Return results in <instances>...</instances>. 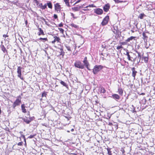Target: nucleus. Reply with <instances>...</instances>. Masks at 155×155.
<instances>
[{"label": "nucleus", "mask_w": 155, "mask_h": 155, "mask_svg": "<svg viewBox=\"0 0 155 155\" xmlns=\"http://www.w3.org/2000/svg\"><path fill=\"white\" fill-rule=\"evenodd\" d=\"M21 97L19 95L17 97L16 100L14 101L12 105L13 108L15 109L17 106H19L21 103Z\"/></svg>", "instance_id": "1"}, {"label": "nucleus", "mask_w": 155, "mask_h": 155, "mask_svg": "<svg viewBox=\"0 0 155 155\" xmlns=\"http://www.w3.org/2000/svg\"><path fill=\"white\" fill-rule=\"evenodd\" d=\"M103 67L101 65H96L93 69V72L94 74H96L97 72L101 70Z\"/></svg>", "instance_id": "2"}, {"label": "nucleus", "mask_w": 155, "mask_h": 155, "mask_svg": "<svg viewBox=\"0 0 155 155\" xmlns=\"http://www.w3.org/2000/svg\"><path fill=\"white\" fill-rule=\"evenodd\" d=\"M34 119L35 117H28L26 116H25L24 117L23 119V121L26 124H29Z\"/></svg>", "instance_id": "3"}, {"label": "nucleus", "mask_w": 155, "mask_h": 155, "mask_svg": "<svg viewBox=\"0 0 155 155\" xmlns=\"http://www.w3.org/2000/svg\"><path fill=\"white\" fill-rule=\"evenodd\" d=\"M22 68L20 66L18 67L17 69V73H18V77L21 80H23V78L22 77V73L21 69Z\"/></svg>", "instance_id": "4"}, {"label": "nucleus", "mask_w": 155, "mask_h": 155, "mask_svg": "<svg viewBox=\"0 0 155 155\" xmlns=\"http://www.w3.org/2000/svg\"><path fill=\"white\" fill-rule=\"evenodd\" d=\"M54 9L57 13H59L61 10V7L59 3H57L54 4Z\"/></svg>", "instance_id": "5"}, {"label": "nucleus", "mask_w": 155, "mask_h": 155, "mask_svg": "<svg viewBox=\"0 0 155 155\" xmlns=\"http://www.w3.org/2000/svg\"><path fill=\"white\" fill-rule=\"evenodd\" d=\"M74 65L75 67L81 69H83L84 67V65L80 61L76 62Z\"/></svg>", "instance_id": "6"}, {"label": "nucleus", "mask_w": 155, "mask_h": 155, "mask_svg": "<svg viewBox=\"0 0 155 155\" xmlns=\"http://www.w3.org/2000/svg\"><path fill=\"white\" fill-rule=\"evenodd\" d=\"M53 38H54V40L51 42L52 44L55 45V44L56 42L58 43L60 42L61 39L59 37L54 35V36Z\"/></svg>", "instance_id": "7"}, {"label": "nucleus", "mask_w": 155, "mask_h": 155, "mask_svg": "<svg viewBox=\"0 0 155 155\" xmlns=\"http://www.w3.org/2000/svg\"><path fill=\"white\" fill-rule=\"evenodd\" d=\"M109 19V16H107L105 18H104L102 22L101 23V24L102 25L104 26L107 24L108 21V20Z\"/></svg>", "instance_id": "8"}, {"label": "nucleus", "mask_w": 155, "mask_h": 155, "mask_svg": "<svg viewBox=\"0 0 155 155\" xmlns=\"http://www.w3.org/2000/svg\"><path fill=\"white\" fill-rule=\"evenodd\" d=\"M94 12L98 15H101L103 13V11L102 9L98 8L96 9L94 11Z\"/></svg>", "instance_id": "9"}, {"label": "nucleus", "mask_w": 155, "mask_h": 155, "mask_svg": "<svg viewBox=\"0 0 155 155\" xmlns=\"http://www.w3.org/2000/svg\"><path fill=\"white\" fill-rule=\"evenodd\" d=\"M1 50L3 52V53H5V55H8V51L6 50V48L3 45H2L1 46Z\"/></svg>", "instance_id": "10"}, {"label": "nucleus", "mask_w": 155, "mask_h": 155, "mask_svg": "<svg viewBox=\"0 0 155 155\" xmlns=\"http://www.w3.org/2000/svg\"><path fill=\"white\" fill-rule=\"evenodd\" d=\"M38 30L39 31L38 32V36H39L41 35H45L43 30L41 28H38Z\"/></svg>", "instance_id": "11"}, {"label": "nucleus", "mask_w": 155, "mask_h": 155, "mask_svg": "<svg viewBox=\"0 0 155 155\" xmlns=\"http://www.w3.org/2000/svg\"><path fill=\"white\" fill-rule=\"evenodd\" d=\"M132 71V76L134 78V79H135V76L136 75V74L137 73L136 71L135 70V68H133L131 69Z\"/></svg>", "instance_id": "12"}, {"label": "nucleus", "mask_w": 155, "mask_h": 155, "mask_svg": "<svg viewBox=\"0 0 155 155\" xmlns=\"http://www.w3.org/2000/svg\"><path fill=\"white\" fill-rule=\"evenodd\" d=\"M110 8V5L109 4H107L103 7V9L105 12H107Z\"/></svg>", "instance_id": "13"}, {"label": "nucleus", "mask_w": 155, "mask_h": 155, "mask_svg": "<svg viewBox=\"0 0 155 155\" xmlns=\"http://www.w3.org/2000/svg\"><path fill=\"white\" fill-rule=\"evenodd\" d=\"M83 62L84 63V65L87 68V69L90 70V69L88 68V66L89 65V63L87 60V57H85L84 58V61H83Z\"/></svg>", "instance_id": "14"}, {"label": "nucleus", "mask_w": 155, "mask_h": 155, "mask_svg": "<svg viewBox=\"0 0 155 155\" xmlns=\"http://www.w3.org/2000/svg\"><path fill=\"white\" fill-rule=\"evenodd\" d=\"M84 6V4H83L80 6L75 7L72 8L74 10H75V11H78L80 8H83Z\"/></svg>", "instance_id": "15"}, {"label": "nucleus", "mask_w": 155, "mask_h": 155, "mask_svg": "<svg viewBox=\"0 0 155 155\" xmlns=\"http://www.w3.org/2000/svg\"><path fill=\"white\" fill-rule=\"evenodd\" d=\"M98 91L101 93H104L106 91L105 89L103 87H100Z\"/></svg>", "instance_id": "16"}, {"label": "nucleus", "mask_w": 155, "mask_h": 155, "mask_svg": "<svg viewBox=\"0 0 155 155\" xmlns=\"http://www.w3.org/2000/svg\"><path fill=\"white\" fill-rule=\"evenodd\" d=\"M25 106L24 104H23L21 105V110L22 112L25 113L26 112V109H25Z\"/></svg>", "instance_id": "17"}, {"label": "nucleus", "mask_w": 155, "mask_h": 155, "mask_svg": "<svg viewBox=\"0 0 155 155\" xmlns=\"http://www.w3.org/2000/svg\"><path fill=\"white\" fill-rule=\"evenodd\" d=\"M47 7V5L46 4H45L44 5H42V3H40V5H39V8H41L42 9H45Z\"/></svg>", "instance_id": "18"}, {"label": "nucleus", "mask_w": 155, "mask_h": 155, "mask_svg": "<svg viewBox=\"0 0 155 155\" xmlns=\"http://www.w3.org/2000/svg\"><path fill=\"white\" fill-rule=\"evenodd\" d=\"M125 55H127V59L129 61H132V60L131 58H132L131 57L130 55L129 54V52L128 51L127 52L126 54H125Z\"/></svg>", "instance_id": "19"}, {"label": "nucleus", "mask_w": 155, "mask_h": 155, "mask_svg": "<svg viewBox=\"0 0 155 155\" xmlns=\"http://www.w3.org/2000/svg\"><path fill=\"white\" fill-rule=\"evenodd\" d=\"M113 98L115 99H119L120 97L117 94H114L112 95Z\"/></svg>", "instance_id": "20"}, {"label": "nucleus", "mask_w": 155, "mask_h": 155, "mask_svg": "<svg viewBox=\"0 0 155 155\" xmlns=\"http://www.w3.org/2000/svg\"><path fill=\"white\" fill-rule=\"evenodd\" d=\"M39 40H40L41 41H42L44 42L48 41V39L47 38H40L39 39Z\"/></svg>", "instance_id": "21"}, {"label": "nucleus", "mask_w": 155, "mask_h": 155, "mask_svg": "<svg viewBox=\"0 0 155 155\" xmlns=\"http://www.w3.org/2000/svg\"><path fill=\"white\" fill-rule=\"evenodd\" d=\"M33 2L36 4V5L39 7L40 5V1L38 0H33Z\"/></svg>", "instance_id": "22"}, {"label": "nucleus", "mask_w": 155, "mask_h": 155, "mask_svg": "<svg viewBox=\"0 0 155 155\" xmlns=\"http://www.w3.org/2000/svg\"><path fill=\"white\" fill-rule=\"evenodd\" d=\"M71 149H68V154H69L70 155L73 154L74 155H77L76 154H74L75 152L74 151H71Z\"/></svg>", "instance_id": "23"}, {"label": "nucleus", "mask_w": 155, "mask_h": 155, "mask_svg": "<svg viewBox=\"0 0 155 155\" xmlns=\"http://www.w3.org/2000/svg\"><path fill=\"white\" fill-rule=\"evenodd\" d=\"M110 148H107V154L108 155H112V151H111Z\"/></svg>", "instance_id": "24"}, {"label": "nucleus", "mask_w": 155, "mask_h": 155, "mask_svg": "<svg viewBox=\"0 0 155 155\" xmlns=\"http://www.w3.org/2000/svg\"><path fill=\"white\" fill-rule=\"evenodd\" d=\"M136 52H137V53L138 54V59H139V62L140 61V60L141 58V56L140 54V53L139 52H138L137 51H136Z\"/></svg>", "instance_id": "25"}, {"label": "nucleus", "mask_w": 155, "mask_h": 155, "mask_svg": "<svg viewBox=\"0 0 155 155\" xmlns=\"http://www.w3.org/2000/svg\"><path fill=\"white\" fill-rule=\"evenodd\" d=\"M135 37L133 36H131L130 38H128V39L126 40V41L127 42H129L130 40H132Z\"/></svg>", "instance_id": "26"}, {"label": "nucleus", "mask_w": 155, "mask_h": 155, "mask_svg": "<svg viewBox=\"0 0 155 155\" xmlns=\"http://www.w3.org/2000/svg\"><path fill=\"white\" fill-rule=\"evenodd\" d=\"M47 5L48 7L51 9L52 8V5L51 3V2H49L47 3Z\"/></svg>", "instance_id": "27"}, {"label": "nucleus", "mask_w": 155, "mask_h": 155, "mask_svg": "<svg viewBox=\"0 0 155 155\" xmlns=\"http://www.w3.org/2000/svg\"><path fill=\"white\" fill-rule=\"evenodd\" d=\"M118 92L120 94H122L123 93V91L121 88H118Z\"/></svg>", "instance_id": "28"}, {"label": "nucleus", "mask_w": 155, "mask_h": 155, "mask_svg": "<svg viewBox=\"0 0 155 155\" xmlns=\"http://www.w3.org/2000/svg\"><path fill=\"white\" fill-rule=\"evenodd\" d=\"M142 35L143 37V38L144 40L147 39V37L146 35L145 32L143 33Z\"/></svg>", "instance_id": "29"}, {"label": "nucleus", "mask_w": 155, "mask_h": 155, "mask_svg": "<svg viewBox=\"0 0 155 155\" xmlns=\"http://www.w3.org/2000/svg\"><path fill=\"white\" fill-rule=\"evenodd\" d=\"M47 95V94L46 92L45 91H44L42 94L41 97H46Z\"/></svg>", "instance_id": "30"}, {"label": "nucleus", "mask_w": 155, "mask_h": 155, "mask_svg": "<svg viewBox=\"0 0 155 155\" xmlns=\"http://www.w3.org/2000/svg\"><path fill=\"white\" fill-rule=\"evenodd\" d=\"M143 59L145 62L147 63V62L148 61V58L147 57H143Z\"/></svg>", "instance_id": "31"}, {"label": "nucleus", "mask_w": 155, "mask_h": 155, "mask_svg": "<svg viewBox=\"0 0 155 155\" xmlns=\"http://www.w3.org/2000/svg\"><path fill=\"white\" fill-rule=\"evenodd\" d=\"M60 83L61 84H62V85H63L64 86H66V84H65V83L63 81H61V82H60Z\"/></svg>", "instance_id": "32"}, {"label": "nucleus", "mask_w": 155, "mask_h": 155, "mask_svg": "<svg viewBox=\"0 0 155 155\" xmlns=\"http://www.w3.org/2000/svg\"><path fill=\"white\" fill-rule=\"evenodd\" d=\"M95 7V6H94L93 4H91V5H89L87 6H86L85 8H87L88 7Z\"/></svg>", "instance_id": "33"}, {"label": "nucleus", "mask_w": 155, "mask_h": 155, "mask_svg": "<svg viewBox=\"0 0 155 155\" xmlns=\"http://www.w3.org/2000/svg\"><path fill=\"white\" fill-rule=\"evenodd\" d=\"M71 26H72V27H74L75 28H76L78 27V26L77 25H76L74 24H71Z\"/></svg>", "instance_id": "34"}, {"label": "nucleus", "mask_w": 155, "mask_h": 155, "mask_svg": "<svg viewBox=\"0 0 155 155\" xmlns=\"http://www.w3.org/2000/svg\"><path fill=\"white\" fill-rule=\"evenodd\" d=\"M58 29L60 31L61 33H62V34H63V32L64 31V30L62 28H59Z\"/></svg>", "instance_id": "35"}, {"label": "nucleus", "mask_w": 155, "mask_h": 155, "mask_svg": "<svg viewBox=\"0 0 155 155\" xmlns=\"http://www.w3.org/2000/svg\"><path fill=\"white\" fill-rule=\"evenodd\" d=\"M8 33H7L6 35H3V37L5 38H6V37H8Z\"/></svg>", "instance_id": "36"}, {"label": "nucleus", "mask_w": 155, "mask_h": 155, "mask_svg": "<svg viewBox=\"0 0 155 155\" xmlns=\"http://www.w3.org/2000/svg\"><path fill=\"white\" fill-rule=\"evenodd\" d=\"M143 15H144V14H141L140 15V16H139L140 18L141 19H143Z\"/></svg>", "instance_id": "37"}, {"label": "nucleus", "mask_w": 155, "mask_h": 155, "mask_svg": "<svg viewBox=\"0 0 155 155\" xmlns=\"http://www.w3.org/2000/svg\"><path fill=\"white\" fill-rule=\"evenodd\" d=\"M35 136V135H31L28 137V138H29L30 139L32 138H33Z\"/></svg>", "instance_id": "38"}, {"label": "nucleus", "mask_w": 155, "mask_h": 155, "mask_svg": "<svg viewBox=\"0 0 155 155\" xmlns=\"http://www.w3.org/2000/svg\"><path fill=\"white\" fill-rule=\"evenodd\" d=\"M123 47L122 46H119L117 47V50H119V49L122 48Z\"/></svg>", "instance_id": "39"}, {"label": "nucleus", "mask_w": 155, "mask_h": 155, "mask_svg": "<svg viewBox=\"0 0 155 155\" xmlns=\"http://www.w3.org/2000/svg\"><path fill=\"white\" fill-rule=\"evenodd\" d=\"M23 143L22 142H20L18 143L17 145L18 146H22Z\"/></svg>", "instance_id": "40"}, {"label": "nucleus", "mask_w": 155, "mask_h": 155, "mask_svg": "<svg viewBox=\"0 0 155 155\" xmlns=\"http://www.w3.org/2000/svg\"><path fill=\"white\" fill-rule=\"evenodd\" d=\"M53 17L55 19H56L58 18V16L56 14H54Z\"/></svg>", "instance_id": "41"}, {"label": "nucleus", "mask_w": 155, "mask_h": 155, "mask_svg": "<svg viewBox=\"0 0 155 155\" xmlns=\"http://www.w3.org/2000/svg\"><path fill=\"white\" fill-rule=\"evenodd\" d=\"M82 0H78L77 1H76L74 4H76L79 2H80Z\"/></svg>", "instance_id": "42"}, {"label": "nucleus", "mask_w": 155, "mask_h": 155, "mask_svg": "<svg viewBox=\"0 0 155 155\" xmlns=\"http://www.w3.org/2000/svg\"><path fill=\"white\" fill-rule=\"evenodd\" d=\"M71 16H72L73 18H77V17H75L74 16V15L72 13H71Z\"/></svg>", "instance_id": "43"}, {"label": "nucleus", "mask_w": 155, "mask_h": 155, "mask_svg": "<svg viewBox=\"0 0 155 155\" xmlns=\"http://www.w3.org/2000/svg\"><path fill=\"white\" fill-rule=\"evenodd\" d=\"M113 32L115 34H117L118 33L117 31L116 30L114 31Z\"/></svg>", "instance_id": "44"}, {"label": "nucleus", "mask_w": 155, "mask_h": 155, "mask_svg": "<svg viewBox=\"0 0 155 155\" xmlns=\"http://www.w3.org/2000/svg\"><path fill=\"white\" fill-rule=\"evenodd\" d=\"M66 5H68V0H64Z\"/></svg>", "instance_id": "45"}, {"label": "nucleus", "mask_w": 155, "mask_h": 155, "mask_svg": "<svg viewBox=\"0 0 155 155\" xmlns=\"http://www.w3.org/2000/svg\"><path fill=\"white\" fill-rule=\"evenodd\" d=\"M63 24H62V23L59 24V25H58V26L59 27H62L63 26Z\"/></svg>", "instance_id": "46"}, {"label": "nucleus", "mask_w": 155, "mask_h": 155, "mask_svg": "<svg viewBox=\"0 0 155 155\" xmlns=\"http://www.w3.org/2000/svg\"><path fill=\"white\" fill-rule=\"evenodd\" d=\"M121 150V151L123 154L125 152L124 150L123 149H122Z\"/></svg>", "instance_id": "47"}, {"label": "nucleus", "mask_w": 155, "mask_h": 155, "mask_svg": "<svg viewBox=\"0 0 155 155\" xmlns=\"http://www.w3.org/2000/svg\"><path fill=\"white\" fill-rule=\"evenodd\" d=\"M23 138H24V141L25 142V143L26 144V140L24 136H23Z\"/></svg>", "instance_id": "48"}, {"label": "nucleus", "mask_w": 155, "mask_h": 155, "mask_svg": "<svg viewBox=\"0 0 155 155\" xmlns=\"http://www.w3.org/2000/svg\"><path fill=\"white\" fill-rule=\"evenodd\" d=\"M108 125L111 126H112L113 125V124H112V123L109 122L108 123Z\"/></svg>", "instance_id": "49"}, {"label": "nucleus", "mask_w": 155, "mask_h": 155, "mask_svg": "<svg viewBox=\"0 0 155 155\" xmlns=\"http://www.w3.org/2000/svg\"><path fill=\"white\" fill-rule=\"evenodd\" d=\"M137 58V57L135 58H134L133 60H132V61H133V62H134L136 60V59Z\"/></svg>", "instance_id": "50"}, {"label": "nucleus", "mask_w": 155, "mask_h": 155, "mask_svg": "<svg viewBox=\"0 0 155 155\" xmlns=\"http://www.w3.org/2000/svg\"><path fill=\"white\" fill-rule=\"evenodd\" d=\"M116 3H117L119 2L118 0H113Z\"/></svg>", "instance_id": "51"}, {"label": "nucleus", "mask_w": 155, "mask_h": 155, "mask_svg": "<svg viewBox=\"0 0 155 155\" xmlns=\"http://www.w3.org/2000/svg\"><path fill=\"white\" fill-rule=\"evenodd\" d=\"M25 24H26V25H27L28 24V21H27V20H26L25 21Z\"/></svg>", "instance_id": "52"}, {"label": "nucleus", "mask_w": 155, "mask_h": 155, "mask_svg": "<svg viewBox=\"0 0 155 155\" xmlns=\"http://www.w3.org/2000/svg\"><path fill=\"white\" fill-rule=\"evenodd\" d=\"M124 2L123 1L119 0V2L117 3H121V2Z\"/></svg>", "instance_id": "53"}, {"label": "nucleus", "mask_w": 155, "mask_h": 155, "mask_svg": "<svg viewBox=\"0 0 155 155\" xmlns=\"http://www.w3.org/2000/svg\"><path fill=\"white\" fill-rule=\"evenodd\" d=\"M28 115L30 117V112L29 111H28Z\"/></svg>", "instance_id": "54"}, {"label": "nucleus", "mask_w": 155, "mask_h": 155, "mask_svg": "<svg viewBox=\"0 0 155 155\" xmlns=\"http://www.w3.org/2000/svg\"><path fill=\"white\" fill-rule=\"evenodd\" d=\"M145 94L144 93H142L141 94H140V95H144Z\"/></svg>", "instance_id": "55"}, {"label": "nucleus", "mask_w": 155, "mask_h": 155, "mask_svg": "<svg viewBox=\"0 0 155 155\" xmlns=\"http://www.w3.org/2000/svg\"><path fill=\"white\" fill-rule=\"evenodd\" d=\"M74 130V129H72L71 130V132L73 131Z\"/></svg>", "instance_id": "56"}, {"label": "nucleus", "mask_w": 155, "mask_h": 155, "mask_svg": "<svg viewBox=\"0 0 155 155\" xmlns=\"http://www.w3.org/2000/svg\"><path fill=\"white\" fill-rule=\"evenodd\" d=\"M84 11H86V9H84Z\"/></svg>", "instance_id": "57"}]
</instances>
